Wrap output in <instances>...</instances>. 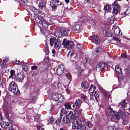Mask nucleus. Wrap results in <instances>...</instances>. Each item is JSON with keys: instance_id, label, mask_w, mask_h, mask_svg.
Wrapping results in <instances>:
<instances>
[{"instance_id": "f257e3e1", "label": "nucleus", "mask_w": 130, "mask_h": 130, "mask_svg": "<svg viewBox=\"0 0 130 130\" xmlns=\"http://www.w3.org/2000/svg\"><path fill=\"white\" fill-rule=\"evenodd\" d=\"M72 127L77 130H85L86 129L85 125L81 124L80 120L77 117L75 118L73 121Z\"/></svg>"}, {"instance_id": "f03ea898", "label": "nucleus", "mask_w": 130, "mask_h": 130, "mask_svg": "<svg viewBox=\"0 0 130 130\" xmlns=\"http://www.w3.org/2000/svg\"><path fill=\"white\" fill-rule=\"evenodd\" d=\"M76 117H74V116L72 111H70L66 117L64 116L62 119V121L63 123L66 124H69L71 121L74 120Z\"/></svg>"}, {"instance_id": "7ed1b4c3", "label": "nucleus", "mask_w": 130, "mask_h": 130, "mask_svg": "<svg viewBox=\"0 0 130 130\" xmlns=\"http://www.w3.org/2000/svg\"><path fill=\"white\" fill-rule=\"evenodd\" d=\"M9 88L10 91L13 93H14L16 95H18L20 93V91L15 82L12 81L10 83Z\"/></svg>"}, {"instance_id": "20e7f679", "label": "nucleus", "mask_w": 130, "mask_h": 130, "mask_svg": "<svg viewBox=\"0 0 130 130\" xmlns=\"http://www.w3.org/2000/svg\"><path fill=\"white\" fill-rule=\"evenodd\" d=\"M110 114L112 118L116 119L117 120L119 119L120 117L123 118L125 116L124 112L121 111H120L118 112L112 111L111 112Z\"/></svg>"}, {"instance_id": "39448f33", "label": "nucleus", "mask_w": 130, "mask_h": 130, "mask_svg": "<svg viewBox=\"0 0 130 130\" xmlns=\"http://www.w3.org/2000/svg\"><path fill=\"white\" fill-rule=\"evenodd\" d=\"M62 44L63 45L64 47L69 50L71 49L74 45L73 41L70 42L69 40L67 41L66 39L63 40Z\"/></svg>"}, {"instance_id": "423d86ee", "label": "nucleus", "mask_w": 130, "mask_h": 130, "mask_svg": "<svg viewBox=\"0 0 130 130\" xmlns=\"http://www.w3.org/2000/svg\"><path fill=\"white\" fill-rule=\"evenodd\" d=\"M50 43L51 46H52L54 44V47L55 48H59L60 46V44L57 39L55 38H52L50 39Z\"/></svg>"}, {"instance_id": "0eeeda50", "label": "nucleus", "mask_w": 130, "mask_h": 130, "mask_svg": "<svg viewBox=\"0 0 130 130\" xmlns=\"http://www.w3.org/2000/svg\"><path fill=\"white\" fill-rule=\"evenodd\" d=\"M52 99L56 101H59L60 102H63L64 100L63 96L61 94L55 93L52 95Z\"/></svg>"}, {"instance_id": "6e6552de", "label": "nucleus", "mask_w": 130, "mask_h": 130, "mask_svg": "<svg viewBox=\"0 0 130 130\" xmlns=\"http://www.w3.org/2000/svg\"><path fill=\"white\" fill-rule=\"evenodd\" d=\"M61 4V2L58 0L56 1L54 0H52L51 2L50 6H51L53 11L55 10L57 8L56 5H60Z\"/></svg>"}, {"instance_id": "1a4fd4ad", "label": "nucleus", "mask_w": 130, "mask_h": 130, "mask_svg": "<svg viewBox=\"0 0 130 130\" xmlns=\"http://www.w3.org/2000/svg\"><path fill=\"white\" fill-rule=\"evenodd\" d=\"M3 108L4 111L5 113H7L10 110L11 108V105L10 103H8V102H4L3 105Z\"/></svg>"}, {"instance_id": "9d476101", "label": "nucleus", "mask_w": 130, "mask_h": 130, "mask_svg": "<svg viewBox=\"0 0 130 130\" xmlns=\"http://www.w3.org/2000/svg\"><path fill=\"white\" fill-rule=\"evenodd\" d=\"M113 6V12L115 14L119 13L120 11V7L117 2H115L112 4Z\"/></svg>"}, {"instance_id": "9b49d317", "label": "nucleus", "mask_w": 130, "mask_h": 130, "mask_svg": "<svg viewBox=\"0 0 130 130\" xmlns=\"http://www.w3.org/2000/svg\"><path fill=\"white\" fill-rule=\"evenodd\" d=\"M0 124L4 129H8L12 127L11 124L9 122H4L1 123Z\"/></svg>"}, {"instance_id": "f8f14e48", "label": "nucleus", "mask_w": 130, "mask_h": 130, "mask_svg": "<svg viewBox=\"0 0 130 130\" xmlns=\"http://www.w3.org/2000/svg\"><path fill=\"white\" fill-rule=\"evenodd\" d=\"M64 69V66L63 64H61L57 68L56 71L57 74L58 75H60L62 74Z\"/></svg>"}, {"instance_id": "ddd939ff", "label": "nucleus", "mask_w": 130, "mask_h": 130, "mask_svg": "<svg viewBox=\"0 0 130 130\" xmlns=\"http://www.w3.org/2000/svg\"><path fill=\"white\" fill-rule=\"evenodd\" d=\"M90 39L93 41V42L95 43V44H98L100 42V39L98 36H96L95 37L94 34L90 37Z\"/></svg>"}, {"instance_id": "4468645a", "label": "nucleus", "mask_w": 130, "mask_h": 130, "mask_svg": "<svg viewBox=\"0 0 130 130\" xmlns=\"http://www.w3.org/2000/svg\"><path fill=\"white\" fill-rule=\"evenodd\" d=\"M82 102L79 99L76 100L75 103L72 106L74 109H76L77 108H78L80 106Z\"/></svg>"}, {"instance_id": "2eb2a0df", "label": "nucleus", "mask_w": 130, "mask_h": 130, "mask_svg": "<svg viewBox=\"0 0 130 130\" xmlns=\"http://www.w3.org/2000/svg\"><path fill=\"white\" fill-rule=\"evenodd\" d=\"M113 29L114 30V33L115 35L116 36H120L121 35V34L120 33V30L118 26H113Z\"/></svg>"}, {"instance_id": "dca6fc26", "label": "nucleus", "mask_w": 130, "mask_h": 130, "mask_svg": "<svg viewBox=\"0 0 130 130\" xmlns=\"http://www.w3.org/2000/svg\"><path fill=\"white\" fill-rule=\"evenodd\" d=\"M14 76L15 77H14V79L20 82H21L24 79V73H22L21 74V73H20V74L19 73L17 77H16L15 75Z\"/></svg>"}, {"instance_id": "f3484780", "label": "nucleus", "mask_w": 130, "mask_h": 130, "mask_svg": "<svg viewBox=\"0 0 130 130\" xmlns=\"http://www.w3.org/2000/svg\"><path fill=\"white\" fill-rule=\"evenodd\" d=\"M106 65L104 63H100L98 64L96 67V70L100 71H102L106 68Z\"/></svg>"}, {"instance_id": "a211bd4d", "label": "nucleus", "mask_w": 130, "mask_h": 130, "mask_svg": "<svg viewBox=\"0 0 130 130\" xmlns=\"http://www.w3.org/2000/svg\"><path fill=\"white\" fill-rule=\"evenodd\" d=\"M80 25L76 24L73 27V28L74 30L76 33H78L80 31Z\"/></svg>"}, {"instance_id": "6ab92c4d", "label": "nucleus", "mask_w": 130, "mask_h": 130, "mask_svg": "<svg viewBox=\"0 0 130 130\" xmlns=\"http://www.w3.org/2000/svg\"><path fill=\"white\" fill-rule=\"evenodd\" d=\"M62 36H65L67 34H70V31L68 30L64 29L63 28L60 29Z\"/></svg>"}, {"instance_id": "aec40b11", "label": "nucleus", "mask_w": 130, "mask_h": 130, "mask_svg": "<svg viewBox=\"0 0 130 130\" xmlns=\"http://www.w3.org/2000/svg\"><path fill=\"white\" fill-rule=\"evenodd\" d=\"M42 23V26L44 28H47L48 27V25L47 22L44 20L43 19L41 18V23Z\"/></svg>"}, {"instance_id": "412c9836", "label": "nucleus", "mask_w": 130, "mask_h": 130, "mask_svg": "<svg viewBox=\"0 0 130 130\" xmlns=\"http://www.w3.org/2000/svg\"><path fill=\"white\" fill-rule=\"evenodd\" d=\"M31 10L35 14H38V13H40V11L39 10L34 6H31L30 8Z\"/></svg>"}, {"instance_id": "4be33fe9", "label": "nucleus", "mask_w": 130, "mask_h": 130, "mask_svg": "<svg viewBox=\"0 0 130 130\" xmlns=\"http://www.w3.org/2000/svg\"><path fill=\"white\" fill-rule=\"evenodd\" d=\"M127 106V103L126 100H124L120 103L119 106L123 109L125 108Z\"/></svg>"}, {"instance_id": "5701e85b", "label": "nucleus", "mask_w": 130, "mask_h": 130, "mask_svg": "<svg viewBox=\"0 0 130 130\" xmlns=\"http://www.w3.org/2000/svg\"><path fill=\"white\" fill-rule=\"evenodd\" d=\"M40 116V115H35L34 117V121L38 122V124L39 125L41 123Z\"/></svg>"}, {"instance_id": "b1692460", "label": "nucleus", "mask_w": 130, "mask_h": 130, "mask_svg": "<svg viewBox=\"0 0 130 130\" xmlns=\"http://www.w3.org/2000/svg\"><path fill=\"white\" fill-rule=\"evenodd\" d=\"M35 20L36 23H37L39 24H38L37 25V26L39 28L40 31H41V27L40 26L41 24L40 23V22L41 21V17H37L35 18Z\"/></svg>"}, {"instance_id": "393cba45", "label": "nucleus", "mask_w": 130, "mask_h": 130, "mask_svg": "<svg viewBox=\"0 0 130 130\" xmlns=\"http://www.w3.org/2000/svg\"><path fill=\"white\" fill-rule=\"evenodd\" d=\"M89 84L86 82L84 81L82 82L81 86L82 88L86 89L89 86Z\"/></svg>"}, {"instance_id": "a878e982", "label": "nucleus", "mask_w": 130, "mask_h": 130, "mask_svg": "<svg viewBox=\"0 0 130 130\" xmlns=\"http://www.w3.org/2000/svg\"><path fill=\"white\" fill-rule=\"evenodd\" d=\"M96 87L94 86L91 85V87L89 89V93H92L93 94V92L95 91Z\"/></svg>"}, {"instance_id": "bb28decb", "label": "nucleus", "mask_w": 130, "mask_h": 130, "mask_svg": "<svg viewBox=\"0 0 130 130\" xmlns=\"http://www.w3.org/2000/svg\"><path fill=\"white\" fill-rule=\"evenodd\" d=\"M54 35L57 37H60L62 36L60 30L56 31Z\"/></svg>"}, {"instance_id": "cd10ccee", "label": "nucleus", "mask_w": 130, "mask_h": 130, "mask_svg": "<svg viewBox=\"0 0 130 130\" xmlns=\"http://www.w3.org/2000/svg\"><path fill=\"white\" fill-rule=\"evenodd\" d=\"M104 10L105 12L107 13L110 12L111 10V6L109 5H106L104 6Z\"/></svg>"}, {"instance_id": "c85d7f7f", "label": "nucleus", "mask_w": 130, "mask_h": 130, "mask_svg": "<svg viewBox=\"0 0 130 130\" xmlns=\"http://www.w3.org/2000/svg\"><path fill=\"white\" fill-rule=\"evenodd\" d=\"M46 1L44 0L42 1L41 2V9L42 8V9H44V10L46 8Z\"/></svg>"}, {"instance_id": "c756f323", "label": "nucleus", "mask_w": 130, "mask_h": 130, "mask_svg": "<svg viewBox=\"0 0 130 130\" xmlns=\"http://www.w3.org/2000/svg\"><path fill=\"white\" fill-rule=\"evenodd\" d=\"M85 123L86 126L89 128H91L92 126V124H91V122L89 121H87L85 122Z\"/></svg>"}, {"instance_id": "7c9ffc66", "label": "nucleus", "mask_w": 130, "mask_h": 130, "mask_svg": "<svg viewBox=\"0 0 130 130\" xmlns=\"http://www.w3.org/2000/svg\"><path fill=\"white\" fill-rule=\"evenodd\" d=\"M82 111V109L80 108H78V109L76 110L75 113L76 116H78V117L80 116Z\"/></svg>"}, {"instance_id": "2f4dec72", "label": "nucleus", "mask_w": 130, "mask_h": 130, "mask_svg": "<svg viewBox=\"0 0 130 130\" xmlns=\"http://www.w3.org/2000/svg\"><path fill=\"white\" fill-rule=\"evenodd\" d=\"M22 70L25 72H27L28 70V68L27 66L25 64H23L22 65Z\"/></svg>"}, {"instance_id": "473e14b6", "label": "nucleus", "mask_w": 130, "mask_h": 130, "mask_svg": "<svg viewBox=\"0 0 130 130\" xmlns=\"http://www.w3.org/2000/svg\"><path fill=\"white\" fill-rule=\"evenodd\" d=\"M102 50L103 49L100 47L97 48L94 50L95 52L97 53H100L102 51Z\"/></svg>"}, {"instance_id": "72a5a7b5", "label": "nucleus", "mask_w": 130, "mask_h": 130, "mask_svg": "<svg viewBox=\"0 0 130 130\" xmlns=\"http://www.w3.org/2000/svg\"><path fill=\"white\" fill-rule=\"evenodd\" d=\"M116 70L118 73L121 74L122 73V70L118 66H116L115 67Z\"/></svg>"}, {"instance_id": "f704fd0d", "label": "nucleus", "mask_w": 130, "mask_h": 130, "mask_svg": "<svg viewBox=\"0 0 130 130\" xmlns=\"http://www.w3.org/2000/svg\"><path fill=\"white\" fill-rule=\"evenodd\" d=\"M10 75L9 77V78H13L12 77L14 75V74L15 73V71L13 70H11L10 71Z\"/></svg>"}, {"instance_id": "c9c22d12", "label": "nucleus", "mask_w": 130, "mask_h": 130, "mask_svg": "<svg viewBox=\"0 0 130 130\" xmlns=\"http://www.w3.org/2000/svg\"><path fill=\"white\" fill-rule=\"evenodd\" d=\"M105 35L107 37H109L111 36V34L109 30H108L106 31H105Z\"/></svg>"}, {"instance_id": "e433bc0d", "label": "nucleus", "mask_w": 130, "mask_h": 130, "mask_svg": "<svg viewBox=\"0 0 130 130\" xmlns=\"http://www.w3.org/2000/svg\"><path fill=\"white\" fill-rule=\"evenodd\" d=\"M80 98L81 99V100L84 102L87 100V97L86 95H81Z\"/></svg>"}, {"instance_id": "4c0bfd02", "label": "nucleus", "mask_w": 130, "mask_h": 130, "mask_svg": "<svg viewBox=\"0 0 130 130\" xmlns=\"http://www.w3.org/2000/svg\"><path fill=\"white\" fill-rule=\"evenodd\" d=\"M124 14L126 15H129L128 14H130V7L127 8Z\"/></svg>"}, {"instance_id": "58836bf2", "label": "nucleus", "mask_w": 130, "mask_h": 130, "mask_svg": "<svg viewBox=\"0 0 130 130\" xmlns=\"http://www.w3.org/2000/svg\"><path fill=\"white\" fill-rule=\"evenodd\" d=\"M45 46L46 51H45V54L47 55H48V54L49 51L48 46L47 45V44L46 43H45Z\"/></svg>"}, {"instance_id": "ea45409f", "label": "nucleus", "mask_w": 130, "mask_h": 130, "mask_svg": "<svg viewBox=\"0 0 130 130\" xmlns=\"http://www.w3.org/2000/svg\"><path fill=\"white\" fill-rule=\"evenodd\" d=\"M125 85V83L123 81H121L119 85V88H122L124 87Z\"/></svg>"}, {"instance_id": "a19ab883", "label": "nucleus", "mask_w": 130, "mask_h": 130, "mask_svg": "<svg viewBox=\"0 0 130 130\" xmlns=\"http://www.w3.org/2000/svg\"><path fill=\"white\" fill-rule=\"evenodd\" d=\"M32 97L31 99V103H34L36 102V97L35 96H34Z\"/></svg>"}, {"instance_id": "79ce46f5", "label": "nucleus", "mask_w": 130, "mask_h": 130, "mask_svg": "<svg viewBox=\"0 0 130 130\" xmlns=\"http://www.w3.org/2000/svg\"><path fill=\"white\" fill-rule=\"evenodd\" d=\"M75 67L78 70H80V66L78 64L77 62H75Z\"/></svg>"}, {"instance_id": "37998d69", "label": "nucleus", "mask_w": 130, "mask_h": 130, "mask_svg": "<svg viewBox=\"0 0 130 130\" xmlns=\"http://www.w3.org/2000/svg\"><path fill=\"white\" fill-rule=\"evenodd\" d=\"M64 106H65L64 108L66 109H68L70 108V104L68 103H66L64 105Z\"/></svg>"}, {"instance_id": "c03bdc74", "label": "nucleus", "mask_w": 130, "mask_h": 130, "mask_svg": "<svg viewBox=\"0 0 130 130\" xmlns=\"http://www.w3.org/2000/svg\"><path fill=\"white\" fill-rule=\"evenodd\" d=\"M76 47H77L79 50H82L83 48V45L79 43L77 44Z\"/></svg>"}, {"instance_id": "a18cd8bd", "label": "nucleus", "mask_w": 130, "mask_h": 130, "mask_svg": "<svg viewBox=\"0 0 130 130\" xmlns=\"http://www.w3.org/2000/svg\"><path fill=\"white\" fill-rule=\"evenodd\" d=\"M66 76L68 79L70 81L72 80V77L71 75L69 73H67L66 74Z\"/></svg>"}, {"instance_id": "49530a36", "label": "nucleus", "mask_w": 130, "mask_h": 130, "mask_svg": "<svg viewBox=\"0 0 130 130\" xmlns=\"http://www.w3.org/2000/svg\"><path fill=\"white\" fill-rule=\"evenodd\" d=\"M35 94V91L31 90L29 92V95L31 96H33Z\"/></svg>"}, {"instance_id": "de8ad7c7", "label": "nucleus", "mask_w": 130, "mask_h": 130, "mask_svg": "<svg viewBox=\"0 0 130 130\" xmlns=\"http://www.w3.org/2000/svg\"><path fill=\"white\" fill-rule=\"evenodd\" d=\"M114 17H111L110 19V22H109L111 24H113V23L114 22Z\"/></svg>"}, {"instance_id": "09e8293b", "label": "nucleus", "mask_w": 130, "mask_h": 130, "mask_svg": "<svg viewBox=\"0 0 130 130\" xmlns=\"http://www.w3.org/2000/svg\"><path fill=\"white\" fill-rule=\"evenodd\" d=\"M43 61L45 63L48 62L49 61L48 56H47L44 59Z\"/></svg>"}, {"instance_id": "8fccbe9b", "label": "nucleus", "mask_w": 130, "mask_h": 130, "mask_svg": "<svg viewBox=\"0 0 130 130\" xmlns=\"http://www.w3.org/2000/svg\"><path fill=\"white\" fill-rule=\"evenodd\" d=\"M66 111L64 110V109L63 108H62L61 110V112L60 113L61 115L64 114L65 113Z\"/></svg>"}, {"instance_id": "3c124183", "label": "nucleus", "mask_w": 130, "mask_h": 130, "mask_svg": "<svg viewBox=\"0 0 130 130\" xmlns=\"http://www.w3.org/2000/svg\"><path fill=\"white\" fill-rule=\"evenodd\" d=\"M126 73L127 74H130V66L128 67L126 70Z\"/></svg>"}, {"instance_id": "603ef678", "label": "nucleus", "mask_w": 130, "mask_h": 130, "mask_svg": "<svg viewBox=\"0 0 130 130\" xmlns=\"http://www.w3.org/2000/svg\"><path fill=\"white\" fill-rule=\"evenodd\" d=\"M6 60H5L4 59L3 60V62L2 64V65L3 67H5L6 64Z\"/></svg>"}, {"instance_id": "864d4df0", "label": "nucleus", "mask_w": 130, "mask_h": 130, "mask_svg": "<svg viewBox=\"0 0 130 130\" xmlns=\"http://www.w3.org/2000/svg\"><path fill=\"white\" fill-rule=\"evenodd\" d=\"M89 22L90 23V24H92L93 25H95V23L93 20H91L90 19H89Z\"/></svg>"}, {"instance_id": "5fc2aeb1", "label": "nucleus", "mask_w": 130, "mask_h": 130, "mask_svg": "<svg viewBox=\"0 0 130 130\" xmlns=\"http://www.w3.org/2000/svg\"><path fill=\"white\" fill-rule=\"evenodd\" d=\"M26 120H25V119H24V121H25L26 122H28L29 121V120L30 119V117L29 116H27L26 117Z\"/></svg>"}, {"instance_id": "6e6d98bb", "label": "nucleus", "mask_w": 130, "mask_h": 130, "mask_svg": "<svg viewBox=\"0 0 130 130\" xmlns=\"http://www.w3.org/2000/svg\"><path fill=\"white\" fill-rule=\"evenodd\" d=\"M49 120H50V122L51 124L53 123L54 121V119L52 117H51L50 119H49Z\"/></svg>"}, {"instance_id": "4d7b16f0", "label": "nucleus", "mask_w": 130, "mask_h": 130, "mask_svg": "<svg viewBox=\"0 0 130 130\" xmlns=\"http://www.w3.org/2000/svg\"><path fill=\"white\" fill-rule=\"evenodd\" d=\"M96 94V92H95V94L94 95V97L95 98V99L96 101H98V99H99V98L98 97V94H96V95H95Z\"/></svg>"}, {"instance_id": "13d9d810", "label": "nucleus", "mask_w": 130, "mask_h": 130, "mask_svg": "<svg viewBox=\"0 0 130 130\" xmlns=\"http://www.w3.org/2000/svg\"><path fill=\"white\" fill-rule=\"evenodd\" d=\"M23 63L22 62H20V61L19 60H18L17 61L16 60V62H15V64H19L20 65H21Z\"/></svg>"}, {"instance_id": "bf43d9fd", "label": "nucleus", "mask_w": 130, "mask_h": 130, "mask_svg": "<svg viewBox=\"0 0 130 130\" xmlns=\"http://www.w3.org/2000/svg\"><path fill=\"white\" fill-rule=\"evenodd\" d=\"M38 68V67L35 66H33L31 67V69L32 70H34Z\"/></svg>"}, {"instance_id": "052dcab7", "label": "nucleus", "mask_w": 130, "mask_h": 130, "mask_svg": "<svg viewBox=\"0 0 130 130\" xmlns=\"http://www.w3.org/2000/svg\"><path fill=\"white\" fill-rule=\"evenodd\" d=\"M105 55L106 56H108L109 58H111L112 57L110 55V53L108 52H107L105 53Z\"/></svg>"}, {"instance_id": "680f3d73", "label": "nucleus", "mask_w": 130, "mask_h": 130, "mask_svg": "<svg viewBox=\"0 0 130 130\" xmlns=\"http://www.w3.org/2000/svg\"><path fill=\"white\" fill-rule=\"evenodd\" d=\"M113 39L117 41H118L119 42H120V39L116 37H113Z\"/></svg>"}, {"instance_id": "e2e57ef3", "label": "nucleus", "mask_w": 130, "mask_h": 130, "mask_svg": "<svg viewBox=\"0 0 130 130\" xmlns=\"http://www.w3.org/2000/svg\"><path fill=\"white\" fill-rule=\"evenodd\" d=\"M128 123L127 121L126 120H123V123L125 124L126 125Z\"/></svg>"}, {"instance_id": "0e129e2a", "label": "nucleus", "mask_w": 130, "mask_h": 130, "mask_svg": "<svg viewBox=\"0 0 130 130\" xmlns=\"http://www.w3.org/2000/svg\"><path fill=\"white\" fill-rule=\"evenodd\" d=\"M40 89H37L36 90L34 91L35 94H38L39 93Z\"/></svg>"}, {"instance_id": "69168bd1", "label": "nucleus", "mask_w": 130, "mask_h": 130, "mask_svg": "<svg viewBox=\"0 0 130 130\" xmlns=\"http://www.w3.org/2000/svg\"><path fill=\"white\" fill-rule=\"evenodd\" d=\"M58 17H59L57 15H55V16H53L52 17V18L54 20H57L58 18Z\"/></svg>"}, {"instance_id": "338daca9", "label": "nucleus", "mask_w": 130, "mask_h": 130, "mask_svg": "<svg viewBox=\"0 0 130 130\" xmlns=\"http://www.w3.org/2000/svg\"><path fill=\"white\" fill-rule=\"evenodd\" d=\"M121 57H123L124 58H126L127 56L124 53L121 54Z\"/></svg>"}, {"instance_id": "774afa93", "label": "nucleus", "mask_w": 130, "mask_h": 130, "mask_svg": "<svg viewBox=\"0 0 130 130\" xmlns=\"http://www.w3.org/2000/svg\"><path fill=\"white\" fill-rule=\"evenodd\" d=\"M61 119L59 118H58L57 119L58 121V125H59L60 124V121Z\"/></svg>"}]
</instances>
